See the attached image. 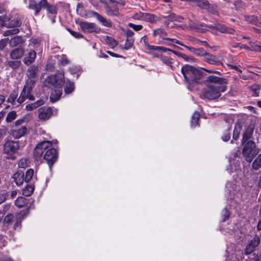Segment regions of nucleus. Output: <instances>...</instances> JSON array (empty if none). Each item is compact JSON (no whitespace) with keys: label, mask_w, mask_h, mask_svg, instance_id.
Masks as SVG:
<instances>
[{"label":"nucleus","mask_w":261,"mask_h":261,"mask_svg":"<svg viewBox=\"0 0 261 261\" xmlns=\"http://www.w3.org/2000/svg\"><path fill=\"white\" fill-rule=\"evenodd\" d=\"M159 50L162 51L163 52L170 51V52L173 53L174 54L175 53V51H174L170 49H169V48H166V47H164L163 46H159Z\"/></svg>","instance_id":"nucleus-61"},{"label":"nucleus","mask_w":261,"mask_h":261,"mask_svg":"<svg viewBox=\"0 0 261 261\" xmlns=\"http://www.w3.org/2000/svg\"><path fill=\"white\" fill-rule=\"evenodd\" d=\"M8 39H3L0 41V50H2L6 46Z\"/></svg>","instance_id":"nucleus-57"},{"label":"nucleus","mask_w":261,"mask_h":261,"mask_svg":"<svg viewBox=\"0 0 261 261\" xmlns=\"http://www.w3.org/2000/svg\"><path fill=\"white\" fill-rule=\"evenodd\" d=\"M62 94V88H57L51 91L50 99L51 102H55L58 100Z\"/></svg>","instance_id":"nucleus-20"},{"label":"nucleus","mask_w":261,"mask_h":261,"mask_svg":"<svg viewBox=\"0 0 261 261\" xmlns=\"http://www.w3.org/2000/svg\"><path fill=\"white\" fill-rule=\"evenodd\" d=\"M188 40L189 41L192 42L193 44H199L201 42V40L197 39L196 38H194L192 36L189 37Z\"/></svg>","instance_id":"nucleus-55"},{"label":"nucleus","mask_w":261,"mask_h":261,"mask_svg":"<svg viewBox=\"0 0 261 261\" xmlns=\"http://www.w3.org/2000/svg\"><path fill=\"white\" fill-rule=\"evenodd\" d=\"M90 13L93 17H96L97 20H98L102 23L103 25L107 27H112V23L111 21L107 20L106 18L99 15L98 13L92 11L90 12Z\"/></svg>","instance_id":"nucleus-16"},{"label":"nucleus","mask_w":261,"mask_h":261,"mask_svg":"<svg viewBox=\"0 0 261 261\" xmlns=\"http://www.w3.org/2000/svg\"><path fill=\"white\" fill-rule=\"evenodd\" d=\"M44 102L42 100H39L34 103L29 104L25 106V109L27 111H32L39 106L42 105Z\"/></svg>","instance_id":"nucleus-27"},{"label":"nucleus","mask_w":261,"mask_h":261,"mask_svg":"<svg viewBox=\"0 0 261 261\" xmlns=\"http://www.w3.org/2000/svg\"><path fill=\"white\" fill-rule=\"evenodd\" d=\"M13 219V215L9 214L6 216V217L4 219V221L5 223L9 224V223H10L12 222Z\"/></svg>","instance_id":"nucleus-56"},{"label":"nucleus","mask_w":261,"mask_h":261,"mask_svg":"<svg viewBox=\"0 0 261 261\" xmlns=\"http://www.w3.org/2000/svg\"><path fill=\"white\" fill-rule=\"evenodd\" d=\"M8 196L7 192L5 190H0V204L4 202Z\"/></svg>","instance_id":"nucleus-48"},{"label":"nucleus","mask_w":261,"mask_h":261,"mask_svg":"<svg viewBox=\"0 0 261 261\" xmlns=\"http://www.w3.org/2000/svg\"><path fill=\"white\" fill-rule=\"evenodd\" d=\"M128 25L133 29L136 31H138L142 29L143 26L140 24H135L132 23H129Z\"/></svg>","instance_id":"nucleus-53"},{"label":"nucleus","mask_w":261,"mask_h":261,"mask_svg":"<svg viewBox=\"0 0 261 261\" xmlns=\"http://www.w3.org/2000/svg\"><path fill=\"white\" fill-rule=\"evenodd\" d=\"M16 112L15 111H11L7 114V116L6 117V121L8 122H11L16 118Z\"/></svg>","instance_id":"nucleus-47"},{"label":"nucleus","mask_w":261,"mask_h":261,"mask_svg":"<svg viewBox=\"0 0 261 261\" xmlns=\"http://www.w3.org/2000/svg\"><path fill=\"white\" fill-rule=\"evenodd\" d=\"M21 65L20 61H10L8 62V65L13 69H16L19 68Z\"/></svg>","instance_id":"nucleus-39"},{"label":"nucleus","mask_w":261,"mask_h":261,"mask_svg":"<svg viewBox=\"0 0 261 261\" xmlns=\"http://www.w3.org/2000/svg\"><path fill=\"white\" fill-rule=\"evenodd\" d=\"M206 88L203 90L201 95L202 98L208 100H214L221 96V92L226 90L227 80L225 79L219 77L214 75L207 77L204 82Z\"/></svg>","instance_id":"nucleus-1"},{"label":"nucleus","mask_w":261,"mask_h":261,"mask_svg":"<svg viewBox=\"0 0 261 261\" xmlns=\"http://www.w3.org/2000/svg\"><path fill=\"white\" fill-rule=\"evenodd\" d=\"M204 61L211 65H219L220 62L217 59L216 56L207 52L204 57Z\"/></svg>","instance_id":"nucleus-21"},{"label":"nucleus","mask_w":261,"mask_h":261,"mask_svg":"<svg viewBox=\"0 0 261 261\" xmlns=\"http://www.w3.org/2000/svg\"><path fill=\"white\" fill-rule=\"evenodd\" d=\"M156 17L155 15L150 13H145L143 21L154 23L156 21Z\"/></svg>","instance_id":"nucleus-33"},{"label":"nucleus","mask_w":261,"mask_h":261,"mask_svg":"<svg viewBox=\"0 0 261 261\" xmlns=\"http://www.w3.org/2000/svg\"><path fill=\"white\" fill-rule=\"evenodd\" d=\"M28 129L25 126H15L11 130V135L15 139H19L26 135Z\"/></svg>","instance_id":"nucleus-12"},{"label":"nucleus","mask_w":261,"mask_h":261,"mask_svg":"<svg viewBox=\"0 0 261 261\" xmlns=\"http://www.w3.org/2000/svg\"><path fill=\"white\" fill-rule=\"evenodd\" d=\"M47 0H41L38 3H37V5L39 6L41 10L42 8H45L47 6Z\"/></svg>","instance_id":"nucleus-54"},{"label":"nucleus","mask_w":261,"mask_h":261,"mask_svg":"<svg viewBox=\"0 0 261 261\" xmlns=\"http://www.w3.org/2000/svg\"><path fill=\"white\" fill-rule=\"evenodd\" d=\"M34 176V170L32 169H30L27 170L25 173V177L24 178L25 182H28L30 181Z\"/></svg>","instance_id":"nucleus-42"},{"label":"nucleus","mask_w":261,"mask_h":261,"mask_svg":"<svg viewBox=\"0 0 261 261\" xmlns=\"http://www.w3.org/2000/svg\"><path fill=\"white\" fill-rule=\"evenodd\" d=\"M133 43L134 40L132 39H127L126 40L124 46L122 47V48L125 50H128L133 46Z\"/></svg>","instance_id":"nucleus-46"},{"label":"nucleus","mask_w":261,"mask_h":261,"mask_svg":"<svg viewBox=\"0 0 261 261\" xmlns=\"http://www.w3.org/2000/svg\"><path fill=\"white\" fill-rule=\"evenodd\" d=\"M181 71L185 81L189 85L198 83V80L202 76V72L200 70L189 65L182 67Z\"/></svg>","instance_id":"nucleus-3"},{"label":"nucleus","mask_w":261,"mask_h":261,"mask_svg":"<svg viewBox=\"0 0 261 261\" xmlns=\"http://www.w3.org/2000/svg\"><path fill=\"white\" fill-rule=\"evenodd\" d=\"M160 60L163 62L164 64L167 66L172 67V59L168 57L161 56Z\"/></svg>","instance_id":"nucleus-41"},{"label":"nucleus","mask_w":261,"mask_h":261,"mask_svg":"<svg viewBox=\"0 0 261 261\" xmlns=\"http://www.w3.org/2000/svg\"><path fill=\"white\" fill-rule=\"evenodd\" d=\"M198 7L202 9H206L210 4L207 0H190Z\"/></svg>","instance_id":"nucleus-26"},{"label":"nucleus","mask_w":261,"mask_h":261,"mask_svg":"<svg viewBox=\"0 0 261 261\" xmlns=\"http://www.w3.org/2000/svg\"><path fill=\"white\" fill-rule=\"evenodd\" d=\"M241 130V126L240 124H236L233 133V139L237 140L240 136V134Z\"/></svg>","instance_id":"nucleus-35"},{"label":"nucleus","mask_w":261,"mask_h":261,"mask_svg":"<svg viewBox=\"0 0 261 261\" xmlns=\"http://www.w3.org/2000/svg\"><path fill=\"white\" fill-rule=\"evenodd\" d=\"M64 75L62 73L49 76L46 80V82L55 88H62L64 83Z\"/></svg>","instance_id":"nucleus-6"},{"label":"nucleus","mask_w":261,"mask_h":261,"mask_svg":"<svg viewBox=\"0 0 261 261\" xmlns=\"http://www.w3.org/2000/svg\"><path fill=\"white\" fill-rule=\"evenodd\" d=\"M38 71V67L37 66L33 65L31 66L27 70V75L28 77V78L30 79L29 81H28L29 82V84H33L34 82L32 79H34L36 77Z\"/></svg>","instance_id":"nucleus-15"},{"label":"nucleus","mask_w":261,"mask_h":261,"mask_svg":"<svg viewBox=\"0 0 261 261\" xmlns=\"http://www.w3.org/2000/svg\"><path fill=\"white\" fill-rule=\"evenodd\" d=\"M18 96V93L16 91H13L9 95L7 101L9 103H11L14 105L18 106V104H16L17 100L16 101V98Z\"/></svg>","instance_id":"nucleus-28"},{"label":"nucleus","mask_w":261,"mask_h":261,"mask_svg":"<svg viewBox=\"0 0 261 261\" xmlns=\"http://www.w3.org/2000/svg\"><path fill=\"white\" fill-rule=\"evenodd\" d=\"M24 54V49L22 48H17L13 49L10 53V57L13 60H17L20 59Z\"/></svg>","instance_id":"nucleus-22"},{"label":"nucleus","mask_w":261,"mask_h":261,"mask_svg":"<svg viewBox=\"0 0 261 261\" xmlns=\"http://www.w3.org/2000/svg\"><path fill=\"white\" fill-rule=\"evenodd\" d=\"M190 27L194 30H195L198 32H203L207 30L208 27L204 23H196L194 22H191L189 24Z\"/></svg>","instance_id":"nucleus-19"},{"label":"nucleus","mask_w":261,"mask_h":261,"mask_svg":"<svg viewBox=\"0 0 261 261\" xmlns=\"http://www.w3.org/2000/svg\"><path fill=\"white\" fill-rule=\"evenodd\" d=\"M214 28L222 33L233 34L234 31L232 29L227 28L225 26L221 24H216Z\"/></svg>","instance_id":"nucleus-24"},{"label":"nucleus","mask_w":261,"mask_h":261,"mask_svg":"<svg viewBox=\"0 0 261 261\" xmlns=\"http://www.w3.org/2000/svg\"><path fill=\"white\" fill-rule=\"evenodd\" d=\"M170 20L172 21H176L178 22H182L184 18L180 16H175L174 14H172L169 16Z\"/></svg>","instance_id":"nucleus-51"},{"label":"nucleus","mask_w":261,"mask_h":261,"mask_svg":"<svg viewBox=\"0 0 261 261\" xmlns=\"http://www.w3.org/2000/svg\"><path fill=\"white\" fill-rule=\"evenodd\" d=\"M118 10L119 9L117 7V5L114 2H112L110 5L106 8L107 13L110 16L118 15Z\"/></svg>","instance_id":"nucleus-17"},{"label":"nucleus","mask_w":261,"mask_h":261,"mask_svg":"<svg viewBox=\"0 0 261 261\" xmlns=\"http://www.w3.org/2000/svg\"><path fill=\"white\" fill-rule=\"evenodd\" d=\"M255 143L252 141H248L245 144L243 149V154L248 162H251L253 158L258 153Z\"/></svg>","instance_id":"nucleus-4"},{"label":"nucleus","mask_w":261,"mask_h":261,"mask_svg":"<svg viewBox=\"0 0 261 261\" xmlns=\"http://www.w3.org/2000/svg\"><path fill=\"white\" fill-rule=\"evenodd\" d=\"M261 167V154H259L252 163V168L257 170Z\"/></svg>","instance_id":"nucleus-37"},{"label":"nucleus","mask_w":261,"mask_h":261,"mask_svg":"<svg viewBox=\"0 0 261 261\" xmlns=\"http://www.w3.org/2000/svg\"><path fill=\"white\" fill-rule=\"evenodd\" d=\"M254 127L255 126L253 124H250L249 125L246 126L242 140V142L243 144L246 142L250 138H251L253 130L254 129Z\"/></svg>","instance_id":"nucleus-14"},{"label":"nucleus","mask_w":261,"mask_h":261,"mask_svg":"<svg viewBox=\"0 0 261 261\" xmlns=\"http://www.w3.org/2000/svg\"><path fill=\"white\" fill-rule=\"evenodd\" d=\"M43 153V159L46 160L49 166L57 161L58 153L57 150L53 147V144L50 141H43L39 143L35 148L34 156L36 161H40Z\"/></svg>","instance_id":"nucleus-2"},{"label":"nucleus","mask_w":261,"mask_h":261,"mask_svg":"<svg viewBox=\"0 0 261 261\" xmlns=\"http://www.w3.org/2000/svg\"><path fill=\"white\" fill-rule=\"evenodd\" d=\"M206 53L207 52L203 48H195L193 54L197 56H203L204 57Z\"/></svg>","instance_id":"nucleus-44"},{"label":"nucleus","mask_w":261,"mask_h":261,"mask_svg":"<svg viewBox=\"0 0 261 261\" xmlns=\"http://www.w3.org/2000/svg\"><path fill=\"white\" fill-rule=\"evenodd\" d=\"M45 9L47 10V11L51 13V14H55L57 13V8L56 6L55 5H49L48 3H47V6H46V7H45Z\"/></svg>","instance_id":"nucleus-45"},{"label":"nucleus","mask_w":261,"mask_h":261,"mask_svg":"<svg viewBox=\"0 0 261 261\" xmlns=\"http://www.w3.org/2000/svg\"><path fill=\"white\" fill-rule=\"evenodd\" d=\"M229 67L230 68L235 69L236 70L238 71L239 72H241L242 71L240 69L238 68L237 66L233 65H228Z\"/></svg>","instance_id":"nucleus-62"},{"label":"nucleus","mask_w":261,"mask_h":261,"mask_svg":"<svg viewBox=\"0 0 261 261\" xmlns=\"http://www.w3.org/2000/svg\"><path fill=\"white\" fill-rule=\"evenodd\" d=\"M200 116V114L199 112H195L192 117L191 119V126L192 127H195L198 125V122L199 120V118Z\"/></svg>","instance_id":"nucleus-34"},{"label":"nucleus","mask_w":261,"mask_h":261,"mask_svg":"<svg viewBox=\"0 0 261 261\" xmlns=\"http://www.w3.org/2000/svg\"><path fill=\"white\" fill-rule=\"evenodd\" d=\"M250 50L256 51H261V47L259 45L256 44L254 42H252L251 41H250Z\"/></svg>","instance_id":"nucleus-50"},{"label":"nucleus","mask_w":261,"mask_h":261,"mask_svg":"<svg viewBox=\"0 0 261 261\" xmlns=\"http://www.w3.org/2000/svg\"><path fill=\"white\" fill-rule=\"evenodd\" d=\"M237 47H239L241 48H244L245 49H250L249 47H248V46H247L246 45H245V44H238Z\"/></svg>","instance_id":"nucleus-63"},{"label":"nucleus","mask_w":261,"mask_h":261,"mask_svg":"<svg viewBox=\"0 0 261 261\" xmlns=\"http://www.w3.org/2000/svg\"><path fill=\"white\" fill-rule=\"evenodd\" d=\"M144 13H143V12H139V13H136L133 16V18L136 20L143 21V19H144Z\"/></svg>","instance_id":"nucleus-52"},{"label":"nucleus","mask_w":261,"mask_h":261,"mask_svg":"<svg viewBox=\"0 0 261 261\" xmlns=\"http://www.w3.org/2000/svg\"><path fill=\"white\" fill-rule=\"evenodd\" d=\"M19 149L18 141H8L4 145V152L10 155L16 153Z\"/></svg>","instance_id":"nucleus-7"},{"label":"nucleus","mask_w":261,"mask_h":261,"mask_svg":"<svg viewBox=\"0 0 261 261\" xmlns=\"http://www.w3.org/2000/svg\"><path fill=\"white\" fill-rule=\"evenodd\" d=\"M34 187L31 185H27L22 190V194L25 196H30L33 192Z\"/></svg>","instance_id":"nucleus-31"},{"label":"nucleus","mask_w":261,"mask_h":261,"mask_svg":"<svg viewBox=\"0 0 261 261\" xmlns=\"http://www.w3.org/2000/svg\"><path fill=\"white\" fill-rule=\"evenodd\" d=\"M166 40H169V41H171L177 44H179L180 45H181L182 46H184L185 48H186L187 49H188L190 52L192 53L193 54L194 53V50H195V48L194 47H191V46H188V45H185L184 44L182 43L181 42H180L179 41L175 39H172V38H167L166 39Z\"/></svg>","instance_id":"nucleus-32"},{"label":"nucleus","mask_w":261,"mask_h":261,"mask_svg":"<svg viewBox=\"0 0 261 261\" xmlns=\"http://www.w3.org/2000/svg\"><path fill=\"white\" fill-rule=\"evenodd\" d=\"M69 32L70 34L76 38L79 39L83 37L82 35L79 32H74L70 30H69Z\"/></svg>","instance_id":"nucleus-58"},{"label":"nucleus","mask_w":261,"mask_h":261,"mask_svg":"<svg viewBox=\"0 0 261 261\" xmlns=\"http://www.w3.org/2000/svg\"><path fill=\"white\" fill-rule=\"evenodd\" d=\"M260 243V238L258 236H255L247 245L245 249V253L247 254L252 253L255 248L258 246Z\"/></svg>","instance_id":"nucleus-11"},{"label":"nucleus","mask_w":261,"mask_h":261,"mask_svg":"<svg viewBox=\"0 0 261 261\" xmlns=\"http://www.w3.org/2000/svg\"><path fill=\"white\" fill-rule=\"evenodd\" d=\"M38 118L40 120L45 121L48 119L53 114L50 108H41L38 109Z\"/></svg>","instance_id":"nucleus-13"},{"label":"nucleus","mask_w":261,"mask_h":261,"mask_svg":"<svg viewBox=\"0 0 261 261\" xmlns=\"http://www.w3.org/2000/svg\"><path fill=\"white\" fill-rule=\"evenodd\" d=\"M32 84H29V82H27L26 85L24 86L19 97L17 99L18 105L23 102L26 99H28L30 100H35V97L32 93Z\"/></svg>","instance_id":"nucleus-5"},{"label":"nucleus","mask_w":261,"mask_h":261,"mask_svg":"<svg viewBox=\"0 0 261 261\" xmlns=\"http://www.w3.org/2000/svg\"><path fill=\"white\" fill-rule=\"evenodd\" d=\"M29 8L30 9L35 10V14L36 15H38V14L40 11L39 6H37V2L34 0L30 1L29 4Z\"/></svg>","instance_id":"nucleus-29"},{"label":"nucleus","mask_w":261,"mask_h":261,"mask_svg":"<svg viewBox=\"0 0 261 261\" xmlns=\"http://www.w3.org/2000/svg\"><path fill=\"white\" fill-rule=\"evenodd\" d=\"M13 178L18 186H20L24 182V173L20 171H17L13 174Z\"/></svg>","instance_id":"nucleus-18"},{"label":"nucleus","mask_w":261,"mask_h":261,"mask_svg":"<svg viewBox=\"0 0 261 261\" xmlns=\"http://www.w3.org/2000/svg\"><path fill=\"white\" fill-rule=\"evenodd\" d=\"M230 128L227 129L223 134L222 136V139L224 141H227L230 138Z\"/></svg>","instance_id":"nucleus-49"},{"label":"nucleus","mask_w":261,"mask_h":261,"mask_svg":"<svg viewBox=\"0 0 261 261\" xmlns=\"http://www.w3.org/2000/svg\"><path fill=\"white\" fill-rule=\"evenodd\" d=\"M29 161L27 158L21 159L18 163V165L19 168H25L29 166Z\"/></svg>","instance_id":"nucleus-40"},{"label":"nucleus","mask_w":261,"mask_h":261,"mask_svg":"<svg viewBox=\"0 0 261 261\" xmlns=\"http://www.w3.org/2000/svg\"><path fill=\"white\" fill-rule=\"evenodd\" d=\"M167 35L166 32L162 28H159L156 30H153V36H159L160 37H162L163 39L167 40L166 38H164V37ZM167 38H166L167 39Z\"/></svg>","instance_id":"nucleus-30"},{"label":"nucleus","mask_w":261,"mask_h":261,"mask_svg":"<svg viewBox=\"0 0 261 261\" xmlns=\"http://www.w3.org/2000/svg\"><path fill=\"white\" fill-rule=\"evenodd\" d=\"M108 43L111 48H114L117 45V41L113 39H110Z\"/></svg>","instance_id":"nucleus-60"},{"label":"nucleus","mask_w":261,"mask_h":261,"mask_svg":"<svg viewBox=\"0 0 261 261\" xmlns=\"http://www.w3.org/2000/svg\"><path fill=\"white\" fill-rule=\"evenodd\" d=\"M80 25L81 30L85 33H97L99 31V29L94 23L83 21L80 23Z\"/></svg>","instance_id":"nucleus-10"},{"label":"nucleus","mask_w":261,"mask_h":261,"mask_svg":"<svg viewBox=\"0 0 261 261\" xmlns=\"http://www.w3.org/2000/svg\"><path fill=\"white\" fill-rule=\"evenodd\" d=\"M145 45L146 46V47H147V48L149 49L154 50H159V46L150 45L146 42L145 43Z\"/></svg>","instance_id":"nucleus-59"},{"label":"nucleus","mask_w":261,"mask_h":261,"mask_svg":"<svg viewBox=\"0 0 261 261\" xmlns=\"http://www.w3.org/2000/svg\"><path fill=\"white\" fill-rule=\"evenodd\" d=\"M74 90V85L73 83L69 82L66 84L65 87V92L66 94L71 93Z\"/></svg>","instance_id":"nucleus-43"},{"label":"nucleus","mask_w":261,"mask_h":261,"mask_svg":"<svg viewBox=\"0 0 261 261\" xmlns=\"http://www.w3.org/2000/svg\"><path fill=\"white\" fill-rule=\"evenodd\" d=\"M27 199L25 198L19 197L15 200V203L17 207L21 208L25 205Z\"/></svg>","instance_id":"nucleus-36"},{"label":"nucleus","mask_w":261,"mask_h":261,"mask_svg":"<svg viewBox=\"0 0 261 261\" xmlns=\"http://www.w3.org/2000/svg\"><path fill=\"white\" fill-rule=\"evenodd\" d=\"M24 213L20 212L17 214L15 216V223L14 224L13 227L14 229L17 230L19 229L20 227V224L22 220L24 219Z\"/></svg>","instance_id":"nucleus-25"},{"label":"nucleus","mask_w":261,"mask_h":261,"mask_svg":"<svg viewBox=\"0 0 261 261\" xmlns=\"http://www.w3.org/2000/svg\"><path fill=\"white\" fill-rule=\"evenodd\" d=\"M24 40L20 36H16L12 38L9 41L10 46L12 47L22 44Z\"/></svg>","instance_id":"nucleus-23"},{"label":"nucleus","mask_w":261,"mask_h":261,"mask_svg":"<svg viewBox=\"0 0 261 261\" xmlns=\"http://www.w3.org/2000/svg\"><path fill=\"white\" fill-rule=\"evenodd\" d=\"M24 59L23 62L24 64L30 65L33 63L36 58V53L33 49L24 50Z\"/></svg>","instance_id":"nucleus-9"},{"label":"nucleus","mask_w":261,"mask_h":261,"mask_svg":"<svg viewBox=\"0 0 261 261\" xmlns=\"http://www.w3.org/2000/svg\"><path fill=\"white\" fill-rule=\"evenodd\" d=\"M23 121H24L23 119L17 120L15 122V126H20V125L23 122Z\"/></svg>","instance_id":"nucleus-64"},{"label":"nucleus","mask_w":261,"mask_h":261,"mask_svg":"<svg viewBox=\"0 0 261 261\" xmlns=\"http://www.w3.org/2000/svg\"><path fill=\"white\" fill-rule=\"evenodd\" d=\"M21 22L18 18H14L11 20L9 24V27L11 28L4 32L5 36L15 35L19 33V30L17 27L20 26Z\"/></svg>","instance_id":"nucleus-8"},{"label":"nucleus","mask_w":261,"mask_h":261,"mask_svg":"<svg viewBox=\"0 0 261 261\" xmlns=\"http://www.w3.org/2000/svg\"><path fill=\"white\" fill-rule=\"evenodd\" d=\"M244 18L246 21L253 24H256L258 21L257 17L254 15H245Z\"/></svg>","instance_id":"nucleus-38"}]
</instances>
